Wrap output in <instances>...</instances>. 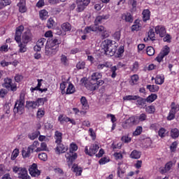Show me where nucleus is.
Wrapping results in <instances>:
<instances>
[{
    "instance_id": "f257e3e1",
    "label": "nucleus",
    "mask_w": 179,
    "mask_h": 179,
    "mask_svg": "<svg viewBox=\"0 0 179 179\" xmlns=\"http://www.w3.org/2000/svg\"><path fill=\"white\" fill-rule=\"evenodd\" d=\"M148 119L146 113H141L139 116L133 115L122 122V127L124 129H128L134 125H138L139 122H143Z\"/></svg>"
},
{
    "instance_id": "f03ea898",
    "label": "nucleus",
    "mask_w": 179,
    "mask_h": 179,
    "mask_svg": "<svg viewBox=\"0 0 179 179\" xmlns=\"http://www.w3.org/2000/svg\"><path fill=\"white\" fill-rule=\"evenodd\" d=\"M23 30H24V27L23 25H20L16 28L15 35V41L18 44L19 47V52H26L27 51V43H24L22 42V34L23 33Z\"/></svg>"
},
{
    "instance_id": "7ed1b4c3",
    "label": "nucleus",
    "mask_w": 179,
    "mask_h": 179,
    "mask_svg": "<svg viewBox=\"0 0 179 179\" xmlns=\"http://www.w3.org/2000/svg\"><path fill=\"white\" fill-rule=\"evenodd\" d=\"M76 150H78V145L75 143H71L69 147V152L65 155L69 167H71L73 164V162L78 159V154L76 152Z\"/></svg>"
},
{
    "instance_id": "20e7f679",
    "label": "nucleus",
    "mask_w": 179,
    "mask_h": 179,
    "mask_svg": "<svg viewBox=\"0 0 179 179\" xmlns=\"http://www.w3.org/2000/svg\"><path fill=\"white\" fill-rule=\"evenodd\" d=\"M102 48L104 50L106 55L113 57L115 54V49H114V45L113 41L106 39L102 43Z\"/></svg>"
},
{
    "instance_id": "39448f33",
    "label": "nucleus",
    "mask_w": 179,
    "mask_h": 179,
    "mask_svg": "<svg viewBox=\"0 0 179 179\" xmlns=\"http://www.w3.org/2000/svg\"><path fill=\"white\" fill-rule=\"evenodd\" d=\"M13 113L20 115H22L24 113V99L22 98V96L15 102Z\"/></svg>"
},
{
    "instance_id": "423d86ee",
    "label": "nucleus",
    "mask_w": 179,
    "mask_h": 179,
    "mask_svg": "<svg viewBox=\"0 0 179 179\" xmlns=\"http://www.w3.org/2000/svg\"><path fill=\"white\" fill-rule=\"evenodd\" d=\"M179 111V105L176 104V102H172L171 103V109L169 110V115L166 117L168 121H173L176 118V114Z\"/></svg>"
},
{
    "instance_id": "0eeeda50",
    "label": "nucleus",
    "mask_w": 179,
    "mask_h": 179,
    "mask_svg": "<svg viewBox=\"0 0 179 179\" xmlns=\"http://www.w3.org/2000/svg\"><path fill=\"white\" fill-rule=\"evenodd\" d=\"M91 0H76V3L77 5L76 12L80 13L86 9L90 4Z\"/></svg>"
},
{
    "instance_id": "6e6552de",
    "label": "nucleus",
    "mask_w": 179,
    "mask_h": 179,
    "mask_svg": "<svg viewBox=\"0 0 179 179\" xmlns=\"http://www.w3.org/2000/svg\"><path fill=\"white\" fill-rule=\"evenodd\" d=\"M58 51H59L58 47L51 46L50 45H48L47 43L45 44V55H47V57H54V55H57Z\"/></svg>"
},
{
    "instance_id": "1a4fd4ad",
    "label": "nucleus",
    "mask_w": 179,
    "mask_h": 179,
    "mask_svg": "<svg viewBox=\"0 0 179 179\" xmlns=\"http://www.w3.org/2000/svg\"><path fill=\"white\" fill-rule=\"evenodd\" d=\"M99 149H100V147H99V145L92 144L90 148L87 146L85 147V153L88 156H94V155H96V153L99 152Z\"/></svg>"
},
{
    "instance_id": "9d476101",
    "label": "nucleus",
    "mask_w": 179,
    "mask_h": 179,
    "mask_svg": "<svg viewBox=\"0 0 179 179\" xmlns=\"http://www.w3.org/2000/svg\"><path fill=\"white\" fill-rule=\"evenodd\" d=\"M3 87L7 89V90H11V92H16L17 90V87L15 84L12 83V79L6 78L4 79Z\"/></svg>"
},
{
    "instance_id": "9b49d317",
    "label": "nucleus",
    "mask_w": 179,
    "mask_h": 179,
    "mask_svg": "<svg viewBox=\"0 0 179 179\" xmlns=\"http://www.w3.org/2000/svg\"><path fill=\"white\" fill-rule=\"evenodd\" d=\"M29 174L31 177H38L41 171L37 169V164H32L29 168Z\"/></svg>"
},
{
    "instance_id": "f8f14e48",
    "label": "nucleus",
    "mask_w": 179,
    "mask_h": 179,
    "mask_svg": "<svg viewBox=\"0 0 179 179\" xmlns=\"http://www.w3.org/2000/svg\"><path fill=\"white\" fill-rule=\"evenodd\" d=\"M33 40V34L30 31H25L21 38V42L24 43V44H29Z\"/></svg>"
},
{
    "instance_id": "ddd939ff",
    "label": "nucleus",
    "mask_w": 179,
    "mask_h": 179,
    "mask_svg": "<svg viewBox=\"0 0 179 179\" xmlns=\"http://www.w3.org/2000/svg\"><path fill=\"white\" fill-rule=\"evenodd\" d=\"M61 38L56 36L54 38L48 40L46 44L51 47H58L59 48V44H61Z\"/></svg>"
},
{
    "instance_id": "4468645a",
    "label": "nucleus",
    "mask_w": 179,
    "mask_h": 179,
    "mask_svg": "<svg viewBox=\"0 0 179 179\" xmlns=\"http://www.w3.org/2000/svg\"><path fill=\"white\" fill-rule=\"evenodd\" d=\"M58 121L60 124H63L64 122H71L73 125H76V121L73 119H71L64 115H59L58 117Z\"/></svg>"
},
{
    "instance_id": "2eb2a0df",
    "label": "nucleus",
    "mask_w": 179,
    "mask_h": 179,
    "mask_svg": "<svg viewBox=\"0 0 179 179\" xmlns=\"http://www.w3.org/2000/svg\"><path fill=\"white\" fill-rule=\"evenodd\" d=\"M69 149V148L68 145H65L62 143H59L57 144L55 152L57 155H61V153H66V152H68Z\"/></svg>"
},
{
    "instance_id": "dca6fc26",
    "label": "nucleus",
    "mask_w": 179,
    "mask_h": 179,
    "mask_svg": "<svg viewBox=\"0 0 179 179\" xmlns=\"http://www.w3.org/2000/svg\"><path fill=\"white\" fill-rule=\"evenodd\" d=\"M45 41H47V39L44 38H41L38 40L36 42V45L34 46V51H36V52H38L41 51V48L44 47V44H45Z\"/></svg>"
},
{
    "instance_id": "f3484780",
    "label": "nucleus",
    "mask_w": 179,
    "mask_h": 179,
    "mask_svg": "<svg viewBox=\"0 0 179 179\" xmlns=\"http://www.w3.org/2000/svg\"><path fill=\"white\" fill-rule=\"evenodd\" d=\"M156 34H159V37H164L166 36V27L163 25H157L155 27Z\"/></svg>"
},
{
    "instance_id": "a211bd4d",
    "label": "nucleus",
    "mask_w": 179,
    "mask_h": 179,
    "mask_svg": "<svg viewBox=\"0 0 179 179\" xmlns=\"http://www.w3.org/2000/svg\"><path fill=\"white\" fill-rule=\"evenodd\" d=\"M146 99L137 96L136 104L138 108H145L146 107Z\"/></svg>"
},
{
    "instance_id": "6ab92c4d",
    "label": "nucleus",
    "mask_w": 179,
    "mask_h": 179,
    "mask_svg": "<svg viewBox=\"0 0 179 179\" xmlns=\"http://www.w3.org/2000/svg\"><path fill=\"white\" fill-rule=\"evenodd\" d=\"M19 8V12L20 13H26L27 12V7H26V0H20V2L17 4Z\"/></svg>"
},
{
    "instance_id": "aec40b11",
    "label": "nucleus",
    "mask_w": 179,
    "mask_h": 179,
    "mask_svg": "<svg viewBox=\"0 0 179 179\" xmlns=\"http://www.w3.org/2000/svg\"><path fill=\"white\" fill-rule=\"evenodd\" d=\"M142 29V24L139 19L136 20L134 22V24L131 26V31H139Z\"/></svg>"
},
{
    "instance_id": "412c9836",
    "label": "nucleus",
    "mask_w": 179,
    "mask_h": 179,
    "mask_svg": "<svg viewBox=\"0 0 179 179\" xmlns=\"http://www.w3.org/2000/svg\"><path fill=\"white\" fill-rule=\"evenodd\" d=\"M150 10L149 9H144L142 12V15H143V22L144 23H146L148 20H150Z\"/></svg>"
},
{
    "instance_id": "4be33fe9",
    "label": "nucleus",
    "mask_w": 179,
    "mask_h": 179,
    "mask_svg": "<svg viewBox=\"0 0 179 179\" xmlns=\"http://www.w3.org/2000/svg\"><path fill=\"white\" fill-rule=\"evenodd\" d=\"M13 173H18V177L22 176V174H25L27 173V169L26 168H21L18 166H14L13 168Z\"/></svg>"
},
{
    "instance_id": "5701e85b",
    "label": "nucleus",
    "mask_w": 179,
    "mask_h": 179,
    "mask_svg": "<svg viewBox=\"0 0 179 179\" xmlns=\"http://www.w3.org/2000/svg\"><path fill=\"white\" fill-rule=\"evenodd\" d=\"M85 87L87 89V90H90V92H94V90H96V89H99V86L96 85V83H92V80L90 82L87 83V84H85Z\"/></svg>"
},
{
    "instance_id": "b1692460",
    "label": "nucleus",
    "mask_w": 179,
    "mask_h": 179,
    "mask_svg": "<svg viewBox=\"0 0 179 179\" xmlns=\"http://www.w3.org/2000/svg\"><path fill=\"white\" fill-rule=\"evenodd\" d=\"M31 153H33L31 149L28 147L27 148H23L22 150V156L23 159H27L31 156Z\"/></svg>"
},
{
    "instance_id": "393cba45",
    "label": "nucleus",
    "mask_w": 179,
    "mask_h": 179,
    "mask_svg": "<svg viewBox=\"0 0 179 179\" xmlns=\"http://www.w3.org/2000/svg\"><path fill=\"white\" fill-rule=\"evenodd\" d=\"M92 31H97V27L94 24L86 27L84 30V34H89V33H92Z\"/></svg>"
},
{
    "instance_id": "a878e982",
    "label": "nucleus",
    "mask_w": 179,
    "mask_h": 179,
    "mask_svg": "<svg viewBox=\"0 0 179 179\" xmlns=\"http://www.w3.org/2000/svg\"><path fill=\"white\" fill-rule=\"evenodd\" d=\"M103 75L101 74V73L95 72L92 74L90 80L92 82H97L99 79H101Z\"/></svg>"
},
{
    "instance_id": "bb28decb",
    "label": "nucleus",
    "mask_w": 179,
    "mask_h": 179,
    "mask_svg": "<svg viewBox=\"0 0 179 179\" xmlns=\"http://www.w3.org/2000/svg\"><path fill=\"white\" fill-rule=\"evenodd\" d=\"M55 143H57V144L62 143V133L59 131H56L55 132Z\"/></svg>"
},
{
    "instance_id": "cd10ccee",
    "label": "nucleus",
    "mask_w": 179,
    "mask_h": 179,
    "mask_svg": "<svg viewBox=\"0 0 179 179\" xmlns=\"http://www.w3.org/2000/svg\"><path fill=\"white\" fill-rule=\"evenodd\" d=\"M141 156H142V152L138 151L137 150H133L130 154L131 159H141Z\"/></svg>"
},
{
    "instance_id": "c85d7f7f",
    "label": "nucleus",
    "mask_w": 179,
    "mask_h": 179,
    "mask_svg": "<svg viewBox=\"0 0 179 179\" xmlns=\"http://www.w3.org/2000/svg\"><path fill=\"white\" fill-rule=\"evenodd\" d=\"M122 19H124L125 22H127L128 23L134 22V17L130 14V13L123 14Z\"/></svg>"
},
{
    "instance_id": "c756f323",
    "label": "nucleus",
    "mask_w": 179,
    "mask_h": 179,
    "mask_svg": "<svg viewBox=\"0 0 179 179\" xmlns=\"http://www.w3.org/2000/svg\"><path fill=\"white\" fill-rule=\"evenodd\" d=\"M62 30L66 33V31H71L72 30V25L69 22H64L61 25Z\"/></svg>"
},
{
    "instance_id": "7c9ffc66",
    "label": "nucleus",
    "mask_w": 179,
    "mask_h": 179,
    "mask_svg": "<svg viewBox=\"0 0 179 179\" xmlns=\"http://www.w3.org/2000/svg\"><path fill=\"white\" fill-rule=\"evenodd\" d=\"M139 81V76L137 74H134L131 76V80L129 81V83L131 86H134L135 85H138V82Z\"/></svg>"
},
{
    "instance_id": "2f4dec72",
    "label": "nucleus",
    "mask_w": 179,
    "mask_h": 179,
    "mask_svg": "<svg viewBox=\"0 0 179 179\" xmlns=\"http://www.w3.org/2000/svg\"><path fill=\"white\" fill-rule=\"evenodd\" d=\"M71 170L73 173H76V176H82V171H83L82 168H79V166L75 164L73 165Z\"/></svg>"
},
{
    "instance_id": "473e14b6",
    "label": "nucleus",
    "mask_w": 179,
    "mask_h": 179,
    "mask_svg": "<svg viewBox=\"0 0 179 179\" xmlns=\"http://www.w3.org/2000/svg\"><path fill=\"white\" fill-rule=\"evenodd\" d=\"M155 36H156V34L155 31L153 30V29H151L149 30L148 33L147 40H151V41H155V40H156Z\"/></svg>"
},
{
    "instance_id": "72a5a7b5",
    "label": "nucleus",
    "mask_w": 179,
    "mask_h": 179,
    "mask_svg": "<svg viewBox=\"0 0 179 179\" xmlns=\"http://www.w3.org/2000/svg\"><path fill=\"white\" fill-rule=\"evenodd\" d=\"M80 103L83 106V110H89V103L87 102V99L85 96L81 97Z\"/></svg>"
},
{
    "instance_id": "f704fd0d",
    "label": "nucleus",
    "mask_w": 179,
    "mask_h": 179,
    "mask_svg": "<svg viewBox=\"0 0 179 179\" xmlns=\"http://www.w3.org/2000/svg\"><path fill=\"white\" fill-rule=\"evenodd\" d=\"M147 89L151 92V93H156L159 92V86L155 85H147Z\"/></svg>"
},
{
    "instance_id": "c9c22d12",
    "label": "nucleus",
    "mask_w": 179,
    "mask_h": 179,
    "mask_svg": "<svg viewBox=\"0 0 179 179\" xmlns=\"http://www.w3.org/2000/svg\"><path fill=\"white\" fill-rule=\"evenodd\" d=\"M145 110L148 114H155L156 113V108L153 105L145 106Z\"/></svg>"
},
{
    "instance_id": "e433bc0d",
    "label": "nucleus",
    "mask_w": 179,
    "mask_h": 179,
    "mask_svg": "<svg viewBox=\"0 0 179 179\" xmlns=\"http://www.w3.org/2000/svg\"><path fill=\"white\" fill-rule=\"evenodd\" d=\"M39 17L41 20H47V17H48V11H47L46 10H41L39 12Z\"/></svg>"
},
{
    "instance_id": "4c0bfd02",
    "label": "nucleus",
    "mask_w": 179,
    "mask_h": 179,
    "mask_svg": "<svg viewBox=\"0 0 179 179\" xmlns=\"http://www.w3.org/2000/svg\"><path fill=\"white\" fill-rule=\"evenodd\" d=\"M38 146H40V143L37 141H35L31 145L28 146V148L31 150L33 153H34V152H36V149H37Z\"/></svg>"
},
{
    "instance_id": "58836bf2",
    "label": "nucleus",
    "mask_w": 179,
    "mask_h": 179,
    "mask_svg": "<svg viewBox=\"0 0 179 179\" xmlns=\"http://www.w3.org/2000/svg\"><path fill=\"white\" fill-rule=\"evenodd\" d=\"M157 99V94H151L150 95H149L146 99V101L147 103H153V101H155V100Z\"/></svg>"
},
{
    "instance_id": "ea45409f",
    "label": "nucleus",
    "mask_w": 179,
    "mask_h": 179,
    "mask_svg": "<svg viewBox=\"0 0 179 179\" xmlns=\"http://www.w3.org/2000/svg\"><path fill=\"white\" fill-rule=\"evenodd\" d=\"M171 136L173 139H177L179 136V130L177 128L172 129L171 131Z\"/></svg>"
},
{
    "instance_id": "a19ab883",
    "label": "nucleus",
    "mask_w": 179,
    "mask_h": 179,
    "mask_svg": "<svg viewBox=\"0 0 179 179\" xmlns=\"http://www.w3.org/2000/svg\"><path fill=\"white\" fill-rule=\"evenodd\" d=\"M75 92V86L70 83L66 91V94H72Z\"/></svg>"
},
{
    "instance_id": "79ce46f5",
    "label": "nucleus",
    "mask_w": 179,
    "mask_h": 179,
    "mask_svg": "<svg viewBox=\"0 0 179 179\" xmlns=\"http://www.w3.org/2000/svg\"><path fill=\"white\" fill-rule=\"evenodd\" d=\"M60 61L64 66H68L69 65V60L65 55H62Z\"/></svg>"
},
{
    "instance_id": "37998d69",
    "label": "nucleus",
    "mask_w": 179,
    "mask_h": 179,
    "mask_svg": "<svg viewBox=\"0 0 179 179\" xmlns=\"http://www.w3.org/2000/svg\"><path fill=\"white\" fill-rule=\"evenodd\" d=\"M37 102L35 101H27V104H26V107L27 108H36L37 107Z\"/></svg>"
},
{
    "instance_id": "c03bdc74",
    "label": "nucleus",
    "mask_w": 179,
    "mask_h": 179,
    "mask_svg": "<svg viewBox=\"0 0 179 179\" xmlns=\"http://www.w3.org/2000/svg\"><path fill=\"white\" fill-rule=\"evenodd\" d=\"M10 3H12L10 0H0V10Z\"/></svg>"
},
{
    "instance_id": "a18cd8bd",
    "label": "nucleus",
    "mask_w": 179,
    "mask_h": 179,
    "mask_svg": "<svg viewBox=\"0 0 179 179\" xmlns=\"http://www.w3.org/2000/svg\"><path fill=\"white\" fill-rule=\"evenodd\" d=\"M55 26V21L54 20V18L50 17L47 21V27L49 29H54Z\"/></svg>"
},
{
    "instance_id": "49530a36",
    "label": "nucleus",
    "mask_w": 179,
    "mask_h": 179,
    "mask_svg": "<svg viewBox=\"0 0 179 179\" xmlns=\"http://www.w3.org/2000/svg\"><path fill=\"white\" fill-rule=\"evenodd\" d=\"M156 85H163L164 83V76L158 75L155 78Z\"/></svg>"
},
{
    "instance_id": "de8ad7c7",
    "label": "nucleus",
    "mask_w": 179,
    "mask_h": 179,
    "mask_svg": "<svg viewBox=\"0 0 179 179\" xmlns=\"http://www.w3.org/2000/svg\"><path fill=\"white\" fill-rule=\"evenodd\" d=\"M38 135H40L39 131H36L28 135V138L31 139V141H34V139H37L38 138Z\"/></svg>"
},
{
    "instance_id": "09e8293b",
    "label": "nucleus",
    "mask_w": 179,
    "mask_h": 179,
    "mask_svg": "<svg viewBox=\"0 0 179 179\" xmlns=\"http://www.w3.org/2000/svg\"><path fill=\"white\" fill-rule=\"evenodd\" d=\"M117 71H118V68H117V66H113L110 67V72H111V78L113 79H115V78H117Z\"/></svg>"
},
{
    "instance_id": "8fccbe9b",
    "label": "nucleus",
    "mask_w": 179,
    "mask_h": 179,
    "mask_svg": "<svg viewBox=\"0 0 179 179\" xmlns=\"http://www.w3.org/2000/svg\"><path fill=\"white\" fill-rule=\"evenodd\" d=\"M161 53L163 56L167 57V55H169V54H170V47H169L168 45H165L162 48Z\"/></svg>"
},
{
    "instance_id": "3c124183",
    "label": "nucleus",
    "mask_w": 179,
    "mask_h": 179,
    "mask_svg": "<svg viewBox=\"0 0 179 179\" xmlns=\"http://www.w3.org/2000/svg\"><path fill=\"white\" fill-rule=\"evenodd\" d=\"M131 72H134V73H136L138 72V71L139 70V62H135L131 67L130 68Z\"/></svg>"
},
{
    "instance_id": "603ef678",
    "label": "nucleus",
    "mask_w": 179,
    "mask_h": 179,
    "mask_svg": "<svg viewBox=\"0 0 179 179\" xmlns=\"http://www.w3.org/2000/svg\"><path fill=\"white\" fill-rule=\"evenodd\" d=\"M43 150H47V143H41V148H37L35 150V152L36 153H38V152H43Z\"/></svg>"
},
{
    "instance_id": "864d4df0",
    "label": "nucleus",
    "mask_w": 179,
    "mask_h": 179,
    "mask_svg": "<svg viewBox=\"0 0 179 179\" xmlns=\"http://www.w3.org/2000/svg\"><path fill=\"white\" fill-rule=\"evenodd\" d=\"M146 53L149 57L155 55V48L152 46H148L146 49Z\"/></svg>"
},
{
    "instance_id": "5fc2aeb1",
    "label": "nucleus",
    "mask_w": 179,
    "mask_h": 179,
    "mask_svg": "<svg viewBox=\"0 0 179 179\" xmlns=\"http://www.w3.org/2000/svg\"><path fill=\"white\" fill-rule=\"evenodd\" d=\"M142 131H143L142 126H138L133 133L134 136H138V135H141V134H142Z\"/></svg>"
},
{
    "instance_id": "6e6d98bb",
    "label": "nucleus",
    "mask_w": 179,
    "mask_h": 179,
    "mask_svg": "<svg viewBox=\"0 0 179 179\" xmlns=\"http://www.w3.org/2000/svg\"><path fill=\"white\" fill-rule=\"evenodd\" d=\"M38 159L42 160V162H47L48 160V155L45 152L40 153L38 154Z\"/></svg>"
},
{
    "instance_id": "4d7b16f0",
    "label": "nucleus",
    "mask_w": 179,
    "mask_h": 179,
    "mask_svg": "<svg viewBox=\"0 0 179 179\" xmlns=\"http://www.w3.org/2000/svg\"><path fill=\"white\" fill-rule=\"evenodd\" d=\"M68 84V82L63 81L62 83H60V90L62 91V94H65L66 91L65 89H66V85Z\"/></svg>"
},
{
    "instance_id": "13d9d810",
    "label": "nucleus",
    "mask_w": 179,
    "mask_h": 179,
    "mask_svg": "<svg viewBox=\"0 0 179 179\" xmlns=\"http://www.w3.org/2000/svg\"><path fill=\"white\" fill-rule=\"evenodd\" d=\"M178 146V143L177 141H174L171 143L170 146V150L171 153H174L176 150H177V147Z\"/></svg>"
},
{
    "instance_id": "bf43d9fd",
    "label": "nucleus",
    "mask_w": 179,
    "mask_h": 179,
    "mask_svg": "<svg viewBox=\"0 0 179 179\" xmlns=\"http://www.w3.org/2000/svg\"><path fill=\"white\" fill-rule=\"evenodd\" d=\"M123 99L127 101H131V100L138 99V96L136 95H127L123 97Z\"/></svg>"
},
{
    "instance_id": "052dcab7",
    "label": "nucleus",
    "mask_w": 179,
    "mask_h": 179,
    "mask_svg": "<svg viewBox=\"0 0 179 179\" xmlns=\"http://www.w3.org/2000/svg\"><path fill=\"white\" fill-rule=\"evenodd\" d=\"M36 106H43L45 101H48L47 98H38L36 101Z\"/></svg>"
},
{
    "instance_id": "680f3d73",
    "label": "nucleus",
    "mask_w": 179,
    "mask_h": 179,
    "mask_svg": "<svg viewBox=\"0 0 179 179\" xmlns=\"http://www.w3.org/2000/svg\"><path fill=\"white\" fill-rule=\"evenodd\" d=\"M17 156H19V149H15L11 155V159L15 160Z\"/></svg>"
},
{
    "instance_id": "e2e57ef3",
    "label": "nucleus",
    "mask_w": 179,
    "mask_h": 179,
    "mask_svg": "<svg viewBox=\"0 0 179 179\" xmlns=\"http://www.w3.org/2000/svg\"><path fill=\"white\" fill-rule=\"evenodd\" d=\"M113 38L116 41H120V39L121 38V31H117L113 34Z\"/></svg>"
},
{
    "instance_id": "0e129e2a",
    "label": "nucleus",
    "mask_w": 179,
    "mask_h": 179,
    "mask_svg": "<svg viewBox=\"0 0 179 179\" xmlns=\"http://www.w3.org/2000/svg\"><path fill=\"white\" fill-rule=\"evenodd\" d=\"M108 162H110V159L107 157H103L99 159V164L103 165L108 163Z\"/></svg>"
},
{
    "instance_id": "69168bd1",
    "label": "nucleus",
    "mask_w": 179,
    "mask_h": 179,
    "mask_svg": "<svg viewBox=\"0 0 179 179\" xmlns=\"http://www.w3.org/2000/svg\"><path fill=\"white\" fill-rule=\"evenodd\" d=\"M45 115V111L44 110H42L41 108H39L37 112V117L38 118H43L44 115Z\"/></svg>"
},
{
    "instance_id": "338daca9",
    "label": "nucleus",
    "mask_w": 179,
    "mask_h": 179,
    "mask_svg": "<svg viewBox=\"0 0 179 179\" xmlns=\"http://www.w3.org/2000/svg\"><path fill=\"white\" fill-rule=\"evenodd\" d=\"M130 4L132 6L131 10H133V12H135V10H136V6L138 5V1H136V0H130Z\"/></svg>"
},
{
    "instance_id": "774afa93",
    "label": "nucleus",
    "mask_w": 179,
    "mask_h": 179,
    "mask_svg": "<svg viewBox=\"0 0 179 179\" xmlns=\"http://www.w3.org/2000/svg\"><path fill=\"white\" fill-rule=\"evenodd\" d=\"M85 66H86V63L85 62H79L76 64L77 69H85Z\"/></svg>"
}]
</instances>
